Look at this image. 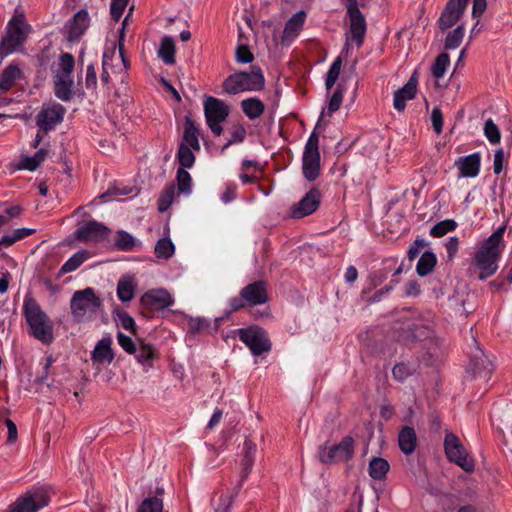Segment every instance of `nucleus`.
<instances>
[{
	"label": "nucleus",
	"instance_id": "1",
	"mask_svg": "<svg viewBox=\"0 0 512 512\" xmlns=\"http://www.w3.org/2000/svg\"><path fill=\"white\" fill-rule=\"evenodd\" d=\"M505 225L499 226L489 237L476 248L473 263L480 271V278L492 276L498 270V263L506 247L504 241Z\"/></svg>",
	"mask_w": 512,
	"mask_h": 512
},
{
	"label": "nucleus",
	"instance_id": "2",
	"mask_svg": "<svg viewBox=\"0 0 512 512\" xmlns=\"http://www.w3.org/2000/svg\"><path fill=\"white\" fill-rule=\"evenodd\" d=\"M23 313L31 335L44 344H50L54 340L53 324L39 304L30 296L24 298Z\"/></svg>",
	"mask_w": 512,
	"mask_h": 512
},
{
	"label": "nucleus",
	"instance_id": "3",
	"mask_svg": "<svg viewBox=\"0 0 512 512\" xmlns=\"http://www.w3.org/2000/svg\"><path fill=\"white\" fill-rule=\"evenodd\" d=\"M75 59L70 53H62L58 63L52 68L54 94L61 101H70L73 96V70Z\"/></svg>",
	"mask_w": 512,
	"mask_h": 512
},
{
	"label": "nucleus",
	"instance_id": "4",
	"mask_svg": "<svg viewBox=\"0 0 512 512\" xmlns=\"http://www.w3.org/2000/svg\"><path fill=\"white\" fill-rule=\"evenodd\" d=\"M101 306V299L90 287L76 291L70 302L72 316L78 322H88L96 318Z\"/></svg>",
	"mask_w": 512,
	"mask_h": 512
},
{
	"label": "nucleus",
	"instance_id": "5",
	"mask_svg": "<svg viewBox=\"0 0 512 512\" xmlns=\"http://www.w3.org/2000/svg\"><path fill=\"white\" fill-rule=\"evenodd\" d=\"M257 446L251 440L246 439L243 445V457L241 460L240 479L235 488L225 497H221L219 506L215 512H229V509L248 478L255 461Z\"/></svg>",
	"mask_w": 512,
	"mask_h": 512
},
{
	"label": "nucleus",
	"instance_id": "6",
	"mask_svg": "<svg viewBox=\"0 0 512 512\" xmlns=\"http://www.w3.org/2000/svg\"><path fill=\"white\" fill-rule=\"evenodd\" d=\"M264 86V76L258 67H252L250 72H237L230 75L223 84L224 90L229 94H238L244 91H258Z\"/></svg>",
	"mask_w": 512,
	"mask_h": 512
},
{
	"label": "nucleus",
	"instance_id": "7",
	"mask_svg": "<svg viewBox=\"0 0 512 512\" xmlns=\"http://www.w3.org/2000/svg\"><path fill=\"white\" fill-rule=\"evenodd\" d=\"M30 32V26L20 17H13L7 25L6 36L0 42V55L8 56L20 50Z\"/></svg>",
	"mask_w": 512,
	"mask_h": 512
},
{
	"label": "nucleus",
	"instance_id": "8",
	"mask_svg": "<svg viewBox=\"0 0 512 512\" xmlns=\"http://www.w3.org/2000/svg\"><path fill=\"white\" fill-rule=\"evenodd\" d=\"M347 15L349 17V33L346 35L343 53H348L352 43H355L358 48L361 47L366 34V20L359 10L356 0H349Z\"/></svg>",
	"mask_w": 512,
	"mask_h": 512
},
{
	"label": "nucleus",
	"instance_id": "9",
	"mask_svg": "<svg viewBox=\"0 0 512 512\" xmlns=\"http://www.w3.org/2000/svg\"><path fill=\"white\" fill-rule=\"evenodd\" d=\"M203 106L208 127L215 136H220L223 131L221 124L228 117L229 107L224 101L212 96L205 97Z\"/></svg>",
	"mask_w": 512,
	"mask_h": 512
},
{
	"label": "nucleus",
	"instance_id": "10",
	"mask_svg": "<svg viewBox=\"0 0 512 512\" xmlns=\"http://www.w3.org/2000/svg\"><path fill=\"white\" fill-rule=\"evenodd\" d=\"M319 137L314 130L306 144L302 156L303 175L308 181H314L320 174Z\"/></svg>",
	"mask_w": 512,
	"mask_h": 512
},
{
	"label": "nucleus",
	"instance_id": "11",
	"mask_svg": "<svg viewBox=\"0 0 512 512\" xmlns=\"http://www.w3.org/2000/svg\"><path fill=\"white\" fill-rule=\"evenodd\" d=\"M445 454L450 462L455 463L466 472L474 470V461L468 455L460 439L452 432H446L444 439Z\"/></svg>",
	"mask_w": 512,
	"mask_h": 512
},
{
	"label": "nucleus",
	"instance_id": "12",
	"mask_svg": "<svg viewBox=\"0 0 512 512\" xmlns=\"http://www.w3.org/2000/svg\"><path fill=\"white\" fill-rule=\"evenodd\" d=\"M237 333L253 356H260L271 350V342L265 330L259 327H250L238 329Z\"/></svg>",
	"mask_w": 512,
	"mask_h": 512
},
{
	"label": "nucleus",
	"instance_id": "13",
	"mask_svg": "<svg viewBox=\"0 0 512 512\" xmlns=\"http://www.w3.org/2000/svg\"><path fill=\"white\" fill-rule=\"evenodd\" d=\"M49 491L36 487L19 497L10 512H37L49 504Z\"/></svg>",
	"mask_w": 512,
	"mask_h": 512
},
{
	"label": "nucleus",
	"instance_id": "14",
	"mask_svg": "<svg viewBox=\"0 0 512 512\" xmlns=\"http://www.w3.org/2000/svg\"><path fill=\"white\" fill-rule=\"evenodd\" d=\"M354 453V440L350 436L344 437L337 445L322 446L319 450V459L322 463L333 464L349 460Z\"/></svg>",
	"mask_w": 512,
	"mask_h": 512
},
{
	"label": "nucleus",
	"instance_id": "15",
	"mask_svg": "<svg viewBox=\"0 0 512 512\" xmlns=\"http://www.w3.org/2000/svg\"><path fill=\"white\" fill-rule=\"evenodd\" d=\"M64 114L65 108L61 104L57 102L45 103L36 117V124L43 131H50L62 122Z\"/></svg>",
	"mask_w": 512,
	"mask_h": 512
},
{
	"label": "nucleus",
	"instance_id": "16",
	"mask_svg": "<svg viewBox=\"0 0 512 512\" xmlns=\"http://www.w3.org/2000/svg\"><path fill=\"white\" fill-rule=\"evenodd\" d=\"M110 229L104 224L89 220L79 226L75 231V237L83 242L98 243L107 239Z\"/></svg>",
	"mask_w": 512,
	"mask_h": 512
},
{
	"label": "nucleus",
	"instance_id": "17",
	"mask_svg": "<svg viewBox=\"0 0 512 512\" xmlns=\"http://www.w3.org/2000/svg\"><path fill=\"white\" fill-rule=\"evenodd\" d=\"M129 17H130V14H128L124 18V20L122 22V28L120 29V32H119L120 33V35H119V54L117 56V60L120 62V64L117 65L118 73L125 72L128 68V63L125 60L123 53H122V45H123V41H124V27H125L126 23L128 22ZM102 68H103V72L101 75V81L103 83L107 84L110 79V71L112 73H116V70H114V65L112 63V56L110 57L107 52H105L103 54Z\"/></svg>",
	"mask_w": 512,
	"mask_h": 512
},
{
	"label": "nucleus",
	"instance_id": "18",
	"mask_svg": "<svg viewBox=\"0 0 512 512\" xmlns=\"http://www.w3.org/2000/svg\"><path fill=\"white\" fill-rule=\"evenodd\" d=\"M321 194L316 188L309 190L305 196L290 209V216L300 219L314 213L320 205Z\"/></svg>",
	"mask_w": 512,
	"mask_h": 512
},
{
	"label": "nucleus",
	"instance_id": "19",
	"mask_svg": "<svg viewBox=\"0 0 512 512\" xmlns=\"http://www.w3.org/2000/svg\"><path fill=\"white\" fill-rule=\"evenodd\" d=\"M474 344L475 347L470 356L467 372L472 373L474 377L487 379L492 372V362L485 356L475 339Z\"/></svg>",
	"mask_w": 512,
	"mask_h": 512
},
{
	"label": "nucleus",
	"instance_id": "20",
	"mask_svg": "<svg viewBox=\"0 0 512 512\" xmlns=\"http://www.w3.org/2000/svg\"><path fill=\"white\" fill-rule=\"evenodd\" d=\"M469 0H449L441 13L438 25L441 30H446L455 25L463 15Z\"/></svg>",
	"mask_w": 512,
	"mask_h": 512
},
{
	"label": "nucleus",
	"instance_id": "21",
	"mask_svg": "<svg viewBox=\"0 0 512 512\" xmlns=\"http://www.w3.org/2000/svg\"><path fill=\"white\" fill-rule=\"evenodd\" d=\"M307 14L304 10L293 14L285 24L280 43L282 46H290L302 31Z\"/></svg>",
	"mask_w": 512,
	"mask_h": 512
},
{
	"label": "nucleus",
	"instance_id": "22",
	"mask_svg": "<svg viewBox=\"0 0 512 512\" xmlns=\"http://www.w3.org/2000/svg\"><path fill=\"white\" fill-rule=\"evenodd\" d=\"M90 24V18L87 10H79L66 25L67 40L70 42L78 41L85 33Z\"/></svg>",
	"mask_w": 512,
	"mask_h": 512
},
{
	"label": "nucleus",
	"instance_id": "23",
	"mask_svg": "<svg viewBox=\"0 0 512 512\" xmlns=\"http://www.w3.org/2000/svg\"><path fill=\"white\" fill-rule=\"evenodd\" d=\"M141 302L151 309L162 310L173 305L174 298L166 289L157 288L144 293Z\"/></svg>",
	"mask_w": 512,
	"mask_h": 512
},
{
	"label": "nucleus",
	"instance_id": "24",
	"mask_svg": "<svg viewBox=\"0 0 512 512\" xmlns=\"http://www.w3.org/2000/svg\"><path fill=\"white\" fill-rule=\"evenodd\" d=\"M417 91V72H414L408 82L394 94L393 106L402 112L406 107V102L415 97Z\"/></svg>",
	"mask_w": 512,
	"mask_h": 512
},
{
	"label": "nucleus",
	"instance_id": "25",
	"mask_svg": "<svg viewBox=\"0 0 512 512\" xmlns=\"http://www.w3.org/2000/svg\"><path fill=\"white\" fill-rule=\"evenodd\" d=\"M242 296L249 305H260L267 301V288L264 281H256L242 289Z\"/></svg>",
	"mask_w": 512,
	"mask_h": 512
},
{
	"label": "nucleus",
	"instance_id": "26",
	"mask_svg": "<svg viewBox=\"0 0 512 512\" xmlns=\"http://www.w3.org/2000/svg\"><path fill=\"white\" fill-rule=\"evenodd\" d=\"M111 345L112 339L110 336H105L97 342L91 353V359L95 364L109 365L113 361L114 354Z\"/></svg>",
	"mask_w": 512,
	"mask_h": 512
},
{
	"label": "nucleus",
	"instance_id": "27",
	"mask_svg": "<svg viewBox=\"0 0 512 512\" xmlns=\"http://www.w3.org/2000/svg\"><path fill=\"white\" fill-rule=\"evenodd\" d=\"M200 130L196 126L195 122L190 118L186 117L184 120V131L181 142L179 145H184L188 148L200 151Z\"/></svg>",
	"mask_w": 512,
	"mask_h": 512
},
{
	"label": "nucleus",
	"instance_id": "28",
	"mask_svg": "<svg viewBox=\"0 0 512 512\" xmlns=\"http://www.w3.org/2000/svg\"><path fill=\"white\" fill-rule=\"evenodd\" d=\"M480 155L473 153L459 158L456 162L461 177H476L480 170Z\"/></svg>",
	"mask_w": 512,
	"mask_h": 512
},
{
	"label": "nucleus",
	"instance_id": "29",
	"mask_svg": "<svg viewBox=\"0 0 512 512\" xmlns=\"http://www.w3.org/2000/svg\"><path fill=\"white\" fill-rule=\"evenodd\" d=\"M175 40L169 35L162 37L160 45L157 50L158 57L166 64L172 65L175 63Z\"/></svg>",
	"mask_w": 512,
	"mask_h": 512
},
{
	"label": "nucleus",
	"instance_id": "30",
	"mask_svg": "<svg viewBox=\"0 0 512 512\" xmlns=\"http://www.w3.org/2000/svg\"><path fill=\"white\" fill-rule=\"evenodd\" d=\"M398 443L404 454H412L415 451L417 443L415 430L412 427H403L398 436Z\"/></svg>",
	"mask_w": 512,
	"mask_h": 512
},
{
	"label": "nucleus",
	"instance_id": "31",
	"mask_svg": "<svg viewBox=\"0 0 512 512\" xmlns=\"http://www.w3.org/2000/svg\"><path fill=\"white\" fill-rule=\"evenodd\" d=\"M390 465L387 460L381 457H374L369 463V476L374 480H384Z\"/></svg>",
	"mask_w": 512,
	"mask_h": 512
},
{
	"label": "nucleus",
	"instance_id": "32",
	"mask_svg": "<svg viewBox=\"0 0 512 512\" xmlns=\"http://www.w3.org/2000/svg\"><path fill=\"white\" fill-rule=\"evenodd\" d=\"M21 70L16 65H9L0 74V89L3 91L9 90L15 82L21 77Z\"/></svg>",
	"mask_w": 512,
	"mask_h": 512
},
{
	"label": "nucleus",
	"instance_id": "33",
	"mask_svg": "<svg viewBox=\"0 0 512 512\" xmlns=\"http://www.w3.org/2000/svg\"><path fill=\"white\" fill-rule=\"evenodd\" d=\"M135 290L134 278L132 276L122 277L117 284V296L120 301L128 302L133 299Z\"/></svg>",
	"mask_w": 512,
	"mask_h": 512
},
{
	"label": "nucleus",
	"instance_id": "34",
	"mask_svg": "<svg viewBox=\"0 0 512 512\" xmlns=\"http://www.w3.org/2000/svg\"><path fill=\"white\" fill-rule=\"evenodd\" d=\"M114 245L119 251H132L137 246H141L142 243L134 238L130 233L119 230L117 231V237L115 239Z\"/></svg>",
	"mask_w": 512,
	"mask_h": 512
},
{
	"label": "nucleus",
	"instance_id": "35",
	"mask_svg": "<svg viewBox=\"0 0 512 512\" xmlns=\"http://www.w3.org/2000/svg\"><path fill=\"white\" fill-rule=\"evenodd\" d=\"M437 262L436 256L431 251L424 252L420 259L417 262L416 265V271L419 276H426L428 275L433 268L435 267Z\"/></svg>",
	"mask_w": 512,
	"mask_h": 512
},
{
	"label": "nucleus",
	"instance_id": "36",
	"mask_svg": "<svg viewBox=\"0 0 512 512\" xmlns=\"http://www.w3.org/2000/svg\"><path fill=\"white\" fill-rule=\"evenodd\" d=\"M195 152L194 149L188 148L184 145H179L176 154V159L179 163V168L191 169L195 164Z\"/></svg>",
	"mask_w": 512,
	"mask_h": 512
},
{
	"label": "nucleus",
	"instance_id": "37",
	"mask_svg": "<svg viewBox=\"0 0 512 512\" xmlns=\"http://www.w3.org/2000/svg\"><path fill=\"white\" fill-rule=\"evenodd\" d=\"M241 106L243 112L250 119H256L260 117L264 111V104L256 98L243 100Z\"/></svg>",
	"mask_w": 512,
	"mask_h": 512
},
{
	"label": "nucleus",
	"instance_id": "38",
	"mask_svg": "<svg viewBox=\"0 0 512 512\" xmlns=\"http://www.w3.org/2000/svg\"><path fill=\"white\" fill-rule=\"evenodd\" d=\"M46 150L40 149L33 156H26L20 160L19 169L34 171L45 160Z\"/></svg>",
	"mask_w": 512,
	"mask_h": 512
},
{
	"label": "nucleus",
	"instance_id": "39",
	"mask_svg": "<svg viewBox=\"0 0 512 512\" xmlns=\"http://www.w3.org/2000/svg\"><path fill=\"white\" fill-rule=\"evenodd\" d=\"M89 258V253L86 250H79L74 253L61 267L60 271L70 273L75 271L84 261Z\"/></svg>",
	"mask_w": 512,
	"mask_h": 512
},
{
	"label": "nucleus",
	"instance_id": "40",
	"mask_svg": "<svg viewBox=\"0 0 512 512\" xmlns=\"http://www.w3.org/2000/svg\"><path fill=\"white\" fill-rule=\"evenodd\" d=\"M154 252L159 259H169L175 253L174 243L168 237L161 238L157 241Z\"/></svg>",
	"mask_w": 512,
	"mask_h": 512
},
{
	"label": "nucleus",
	"instance_id": "41",
	"mask_svg": "<svg viewBox=\"0 0 512 512\" xmlns=\"http://www.w3.org/2000/svg\"><path fill=\"white\" fill-rule=\"evenodd\" d=\"M35 232L34 229L31 228H18L7 234H4L0 239V246H10Z\"/></svg>",
	"mask_w": 512,
	"mask_h": 512
},
{
	"label": "nucleus",
	"instance_id": "42",
	"mask_svg": "<svg viewBox=\"0 0 512 512\" xmlns=\"http://www.w3.org/2000/svg\"><path fill=\"white\" fill-rule=\"evenodd\" d=\"M139 363L144 366H150L152 360L155 358L156 350L150 344H140L136 347V352L133 353Z\"/></svg>",
	"mask_w": 512,
	"mask_h": 512
},
{
	"label": "nucleus",
	"instance_id": "43",
	"mask_svg": "<svg viewBox=\"0 0 512 512\" xmlns=\"http://www.w3.org/2000/svg\"><path fill=\"white\" fill-rule=\"evenodd\" d=\"M457 228V223L453 219H446L438 222L430 229V235L436 238L442 237Z\"/></svg>",
	"mask_w": 512,
	"mask_h": 512
},
{
	"label": "nucleus",
	"instance_id": "44",
	"mask_svg": "<svg viewBox=\"0 0 512 512\" xmlns=\"http://www.w3.org/2000/svg\"><path fill=\"white\" fill-rule=\"evenodd\" d=\"M176 180L179 192L189 195L192 191V177L190 173L184 168H178Z\"/></svg>",
	"mask_w": 512,
	"mask_h": 512
},
{
	"label": "nucleus",
	"instance_id": "45",
	"mask_svg": "<svg viewBox=\"0 0 512 512\" xmlns=\"http://www.w3.org/2000/svg\"><path fill=\"white\" fill-rule=\"evenodd\" d=\"M450 65L449 55L446 53H441L435 59V62L432 66V75L436 79H440L446 73L447 68Z\"/></svg>",
	"mask_w": 512,
	"mask_h": 512
},
{
	"label": "nucleus",
	"instance_id": "46",
	"mask_svg": "<svg viewBox=\"0 0 512 512\" xmlns=\"http://www.w3.org/2000/svg\"><path fill=\"white\" fill-rule=\"evenodd\" d=\"M465 34V28L463 25L457 26L454 30L450 31L445 40L446 49H456L462 42Z\"/></svg>",
	"mask_w": 512,
	"mask_h": 512
},
{
	"label": "nucleus",
	"instance_id": "47",
	"mask_svg": "<svg viewBox=\"0 0 512 512\" xmlns=\"http://www.w3.org/2000/svg\"><path fill=\"white\" fill-rule=\"evenodd\" d=\"M242 33H239V43L236 47L235 58L236 61L240 64H248L254 60L253 53L249 50V48L241 41Z\"/></svg>",
	"mask_w": 512,
	"mask_h": 512
},
{
	"label": "nucleus",
	"instance_id": "48",
	"mask_svg": "<svg viewBox=\"0 0 512 512\" xmlns=\"http://www.w3.org/2000/svg\"><path fill=\"white\" fill-rule=\"evenodd\" d=\"M341 66H342V60L340 57H337L331 64V66L327 72V75H326L325 85H326L327 90H330L336 83V81L339 77V74H340Z\"/></svg>",
	"mask_w": 512,
	"mask_h": 512
},
{
	"label": "nucleus",
	"instance_id": "49",
	"mask_svg": "<svg viewBox=\"0 0 512 512\" xmlns=\"http://www.w3.org/2000/svg\"><path fill=\"white\" fill-rule=\"evenodd\" d=\"M137 512H163V502L156 496L144 499Z\"/></svg>",
	"mask_w": 512,
	"mask_h": 512
},
{
	"label": "nucleus",
	"instance_id": "50",
	"mask_svg": "<svg viewBox=\"0 0 512 512\" xmlns=\"http://www.w3.org/2000/svg\"><path fill=\"white\" fill-rule=\"evenodd\" d=\"M484 135L491 144H498L500 142V130L492 119L486 120L484 124Z\"/></svg>",
	"mask_w": 512,
	"mask_h": 512
},
{
	"label": "nucleus",
	"instance_id": "51",
	"mask_svg": "<svg viewBox=\"0 0 512 512\" xmlns=\"http://www.w3.org/2000/svg\"><path fill=\"white\" fill-rule=\"evenodd\" d=\"M416 371L415 367L408 363H399L394 366L392 373L396 380L404 381Z\"/></svg>",
	"mask_w": 512,
	"mask_h": 512
},
{
	"label": "nucleus",
	"instance_id": "52",
	"mask_svg": "<svg viewBox=\"0 0 512 512\" xmlns=\"http://www.w3.org/2000/svg\"><path fill=\"white\" fill-rule=\"evenodd\" d=\"M175 197V190L173 186L165 189L158 200V210L160 212L166 211L173 203Z\"/></svg>",
	"mask_w": 512,
	"mask_h": 512
},
{
	"label": "nucleus",
	"instance_id": "53",
	"mask_svg": "<svg viewBox=\"0 0 512 512\" xmlns=\"http://www.w3.org/2000/svg\"><path fill=\"white\" fill-rule=\"evenodd\" d=\"M343 94L344 91L340 86H338L337 89L333 92L328 104L327 113L329 116L340 108L343 101Z\"/></svg>",
	"mask_w": 512,
	"mask_h": 512
},
{
	"label": "nucleus",
	"instance_id": "54",
	"mask_svg": "<svg viewBox=\"0 0 512 512\" xmlns=\"http://www.w3.org/2000/svg\"><path fill=\"white\" fill-rule=\"evenodd\" d=\"M117 341L118 344L122 347L124 351H126L128 354H132L136 352V345L133 342L132 338L127 336L126 334L122 332L117 333Z\"/></svg>",
	"mask_w": 512,
	"mask_h": 512
},
{
	"label": "nucleus",
	"instance_id": "55",
	"mask_svg": "<svg viewBox=\"0 0 512 512\" xmlns=\"http://www.w3.org/2000/svg\"><path fill=\"white\" fill-rule=\"evenodd\" d=\"M129 0H112L111 1V16L114 20H119L128 5Z\"/></svg>",
	"mask_w": 512,
	"mask_h": 512
},
{
	"label": "nucleus",
	"instance_id": "56",
	"mask_svg": "<svg viewBox=\"0 0 512 512\" xmlns=\"http://www.w3.org/2000/svg\"><path fill=\"white\" fill-rule=\"evenodd\" d=\"M414 328L412 329V337L417 340H422L427 338L432 332V326L430 323H426L418 327V325L414 324Z\"/></svg>",
	"mask_w": 512,
	"mask_h": 512
},
{
	"label": "nucleus",
	"instance_id": "57",
	"mask_svg": "<svg viewBox=\"0 0 512 512\" xmlns=\"http://www.w3.org/2000/svg\"><path fill=\"white\" fill-rule=\"evenodd\" d=\"M445 248L447 251L448 259H454L459 248V238L456 236L449 237L448 240L445 242Z\"/></svg>",
	"mask_w": 512,
	"mask_h": 512
},
{
	"label": "nucleus",
	"instance_id": "58",
	"mask_svg": "<svg viewBox=\"0 0 512 512\" xmlns=\"http://www.w3.org/2000/svg\"><path fill=\"white\" fill-rule=\"evenodd\" d=\"M431 121L434 131L437 134H440L443 128V116L441 110L438 107H435L432 110Z\"/></svg>",
	"mask_w": 512,
	"mask_h": 512
},
{
	"label": "nucleus",
	"instance_id": "59",
	"mask_svg": "<svg viewBox=\"0 0 512 512\" xmlns=\"http://www.w3.org/2000/svg\"><path fill=\"white\" fill-rule=\"evenodd\" d=\"M237 185L235 183H227L225 191L220 195V199L224 204L232 202L236 198Z\"/></svg>",
	"mask_w": 512,
	"mask_h": 512
},
{
	"label": "nucleus",
	"instance_id": "60",
	"mask_svg": "<svg viewBox=\"0 0 512 512\" xmlns=\"http://www.w3.org/2000/svg\"><path fill=\"white\" fill-rule=\"evenodd\" d=\"M246 136V130L243 126H237L234 128V130L231 133V138L228 140L226 145L223 149L227 148L228 146L234 144V143H240L244 140Z\"/></svg>",
	"mask_w": 512,
	"mask_h": 512
},
{
	"label": "nucleus",
	"instance_id": "61",
	"mask_svg": "<svg viewBox=\"0 0 512 512\" xmlns=\"http://www.w3.org/2000/svg\"><path fill=\"white\" fill-rule=\"evenodd\" d=\"M97 85V75L94 65L90 64L86 69L85 86L87 89H95Z\"/></svg>",
	"mask_w": 512,
	"mask_h": 512
},
{
	"label": "nucleus",
	"instance_id": "62",
	"mask_svg": "<svg viewBox=\"0 0 512 512\" xmlns=\"http://www.w3.org/2000/svg\"><path fill=\"white\" fill-rule=\"evenodd\" d=\"M504 151L502 148H498L494 154L493 171L496 175H499L503 170L504 165Z\"/></svg>",
	"mask_w": 512,
	"mask_h": 512
},
{
	"label": "nucleus",
	"instance_id": "63",
	"mask_svg": "<svg viewBox=\"0 0 512 512\" xmlns=\"http://www.w3.org/2000/svg\"><path fill=\"white\" fill-rule=\"evenodd\" d=\"M119 322L124 329L134 332L136 328V323L135 320L129 314H127L126 312L119 314Z\"/></svg>",
	"mask_w": 512,
	"mask_h": 512
},
{
	"label": "nucleus",
	"instance_id": "64",
	"mask_svg": "<svg viewBox=\"0 0 512 512\" xmlns=\"http://www.w3.org/2000/svg\"><path fill=\"white\" fill-rule=\"evenodd\" d=\"M486 7H487L486 0H474L473 6H472V16L474 18H478L486 10Z\"/></svg>",
	"mask_w": 512,
	"mask_h": 512
}]
</instances>
